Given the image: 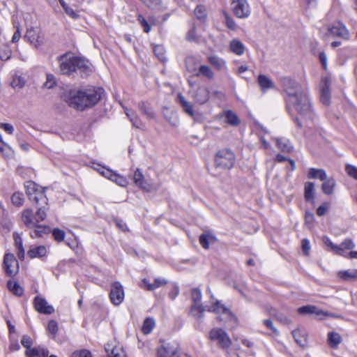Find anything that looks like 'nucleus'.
Segmentation results:
<instances>
[{"label":"nucleus","mask_w":357,"mask_h":357,"mask_svg":"<svg viewBox=\"0 0 357 357\" xmlns=\"http://www.w3.org/2000/svg\"><path fill=\"white\" fill-rule=\"evenodd\" d=\"M321 83L320 101L323 105L328 106L331 102V79L327 77H323Z\"/></svg>","instance_id":"obj_12"},{"label":"nucleus","mask_w":357,"mask_h":357,"mask_svg":"<svg viewBox=\"0 0 357 357\" xmlns=\"http://www.w3.org/2000/svg\"><path fill=\"white\" fill-rule=\"evenodd\" d=\"M25 85V79L22 76L15 75L13 81L11 82V86L13 88L22 89Z\"/></svg>","instance_id":"obj_44"},{"label":"nucleus","mask_w":357,"mask_h":357,"mask_svg":"<svg viewBox=\"0 0 357 357\" xmlns=\"http://www.w3.org/2000/svg\"><path fill=\"white\" fill-rule=\"evenodd\" d=\"M89 354V351L86 349H82L80 351H74L72 354L73 357H86V355Z\"/></svg>","instance_id":"obj_63"},{"label":"nucleus","mask_w":357,"mask_h":357,"mask_svg":"<svg viewBox=\"0 0 357 357\" xmlns=\"http://www.w3.org/2000/svg\"><path fill=\"white\" fill-rule=\"evenodd\" d=\"M307 178L310 179H319L323 181L326 180L327 174L323 169L310 168L307 173Z\"/></svg>","instance_id":"obj_27"},{"label":"nucleus","mask_w":357,"mask_h":357,"mask_svg":"<svg viewBox=\"0 0 357 357\" xmlns=\"http://www.w3.org/2000/svg\"><path fill=\"white\" fill-rule=\"evenodd\" d=\"M25 37L35 47H39L44 41V36L37 28H29L26 30Z\"/></svg>","instance_id":"obj_13"},{"label":"nucleus","mask_w":357,"mask_h":357,"mask_svg":"<svg viewBox=\"0 0 357 357\" xmlns=\"http://www.w3.org/2000/svg\"><path fill=\"white\" fill-rule=\"evenodd\" d=\"M329 34L333 37H340L344 40L349 38V31L342 22H337L328 29Z\"/></svg>","instance_id":"obj_15"},{"label":"nucleus","mask_w":357,"mask_h":357,"mask_svg":"<svg viewBox=\"0 0 357 357\" xmlns=\"http://www.w3.org/2000/svg\"><path fill=\"white\" fill-rule=\"evenodd\" d=\"M230 50L237 55H242L245 52V47L241 41L233 40L230 43Z\"/></svg>","instance_id":"obj_37"},{"label":"nucleus","mask_w":357,"mask_h":357,"mask_svg":"<svg viewBox=\"0 0 357 357\" xmlns=\"http://www.w3.org/2000/svg\"><path fill=\"white\" fill-rule=\"evenodd\" d=\"M155 326V321L153 319L148 317L143 323L142 331L144 334H149Z\"/></svg>","instance_id":"obj_41"},{"label":"nucleus","mask_w":357,"mask_h":357,"mask_svg":"<svg viewBox=\"0 0 357 357\" xmlns=\"http://www.w3.org/2000/svg\"><path fill=\"white\" fill-rule=\"evenodd\" d=\"M342 341L340 335L335 332H330L328 334V342L331 347L337 348Z\"/></svg>","instance_id":"obj_34"},{"label":"nucleus","mask_w":357,"mask_h":357,"mask_svg":"<svg viewBox=\"0 0 357 357\" xmlns=\"http://www.w3.org/2000/svg\"><path fill=\"white\" fill-rule=\"evenodd\" d=\"M208 62L213 65L217 70H221L226 68V62L224 59L216 56H211L208 58Z\"/></svg>","instance_id":"obj_38"},{"label":"nucleus","mask_w":357,"mask_h":357,"mask_svg":"<svg viewBox=\"0 0 357 357\" xmlns=\"http://www.w3.org/2000/svg\"><path fill=\"white\" fill-rule=\"evenodd\" d=\"M210 338L218 342L220 347L227 349L231 345V341L227 333L221 328H214L210 332Z\"/></svg>","instance_id":"obj_8"},{"label":"nucleus","mask_w":357,"mask_h":357,"mask_svg":"<svg viewBox=\"0 0 357 357\" xmlns=\"http://www.w3.org/2000/svg\"><path fill=\"white\" fill-rule=\"evenodd\" d=\"M328 208V204L327 202H325L322 205H321L318 207V208L317 210V214L319 216H323L326 214Z\"/></svg>","instance_id":"obj_56"},{"label":"nucleus","mask_w":357,"mask_h":357,"mask_svg":"<svg viewBox=\"0 0 357 357\" xmlns=\"http://www.w3.org/2000/svg\"><path fill=\"white\" fill-rule=\"evenodd\" d=\"M199 243L203 248L208 250L210 246V243H213L217 241L216 236L211 232H204L199 236Z\"/></svg>","instance_id":"obj_20"},{"label":"nucleus","mask_w":357,"mask_h":357,"mask_svg":"<svg viewBox=\"0 0 357 357\" xmlns=\"http://www.w3.org/2000/svg\"><path fill=\"white\" fill-rule=\"evenodd\" d=\"M323 181L324 182L321 184V190L323 192L327 195H333L336 186V181L335 178L333 177H327L326 180Z\"/></svg>","instance_id":"obj_25"},{"label":"nucleus","mask_w":357,"mask_h":357,"mask_svg":"<svg viewBox=\"0 0 357 357\" xmlns=\"http://www.w3.org/2000/svg\"><path fill=\"white\" fill-rule=\"evenodd\" d=\"M208 311L216 313H222L227 317L231 315V312L225 306L221 305L219 301H216L214 305L210 306Z\"/></svg>","instance_id":"obj_33"},{"label":"nucleus","mask_w":357,"mask_h":357,"mask_svg":"<svg viewBox=\"0 0 357 357\" xmlns=\"http://www.w3.org/2000/svg\"><path fill=\"white\" fill-rule=\"evenodd\" d=\"M304 197L307 202H314V184L313 182L305 183Z\"/></svg>","instance_id":"obj_29"},{"label":"nucleus","mask_w":357,"mask_h":357,"mask_svg":"<svg viewBox=\"0 0 357 357\" xmlns=\"http://www.w3.org/2000/svg\"><path fill=\"white\" fill-rule=\"evenodd\" d=\"M24 188L29 200L34 202L37 207V221L44 220L49 211L48 199L44 190L38 189L36 183L31 181H26L24 183Z\"/></svg>","instance_id":"obj_3"},{"label":"nucleus","mask_w":357,"mask_h":357,"mask_svg":"<svg viewBox=\"0 0 357 357\" xmlns=\"http://www.w3.org/2000/svg\"><path fill=\"white\" fill-rule=\"evenodd\" d=\"M56 84L55 77L52 74H47L44 86L47 89H53Z\"/></svg>","instance_id":"obj_50"},{"label":"nucleus","mask_w":357,"mask_h":357,"mask_svg":"<svg viewBox=\"0 0 357 357\" xmlns=\"http://www.w3.org/2000/svg\"><path fill=\"white\" fill-rule=\"evenodd\" d=\"M257 81L263 91L274 88L272 80L264 75H259Z\"/></svg>","instance_id":"obj_31"},{"label":"nucleus","mask_w":357,"mask_h":357,"mask_svg":"<svg viewBox=\"0 0 357 357\" xmlns=\"http://www.w3.org/2000/svg\"><path fill=\"white\" fill-rule=\"evenodd\" d=\"M139 109L146 117L149 119H154L155 118V114L149 105L144 102H141L138 105Z\"/></svg>","instance_id":"obj_35"},{"label":"nucleus","mask_w":357,"mask_h":357,"mask_svg":"<svg viewBox=\"0 0 357 357\" xmlns=\"http://www.w3.org/2000/svg\"><path fill=\"white\" fill-rule=\"evenodd\" d=\"M142 282L149 291H152L167 283V281L162 278H155L153 284L150 283L146 279H143Z\"/></svg>","instance_id":"obj_30"},{"label":"nucleus","mask_w":357,"mask_h":357,"mask_svg":"<svg viewBox=\"0 0 357 357\" xmlns=\"http://www.w3.org/2000/svg\"><path fill=\"white\" fill-rule=\"evenodd\" d=\"M298 312L301 314H314L315 317L319 319H321L324 316L328 315L327 312H324L313 305H305L301 307L298 309Z\"/></svg>","instance_id":"obj_19"},{"label":"nucleus","mask_w":357,"mask_h":357,"mask_svg":"<svg viewBox=\"0 0 357 357\" xmlns=\"http://www.w3.org/2000/svg\"><path fill=\"white\" fill-rule=\"evenodd\" d=\"M221 116L225 117V122L231 126H238L241 123L237 114L230 109L224 111Z\"/></svg>","instance_id":"obj_23"},{"label":"nucleus","mask_w":357,"mask_h":357,"mask_svg":"<svg viewBox=\"0 0 357 357\" xmlns=\"http://www.w3.org/2000/svg\"><path fill=\"white\" fill-rule=\"evenodd\" d=\"M111 181L115 182L120 186H126L128 184L127 179L125 177L116 174L115 172L114 173V175L112 176V179H111Z\"/></svg>","instance_id":"obj_46"},{"label":"nucleus","mask_w":357,"mask_h":357,"mask_svg":"<svg viewBox=\"0 0 357 357\" xmlns=\"http://www.w3.org/2000/svg\"><path fill=\"white\" fill-rule=\"evenodd\" d=\"M47 329L50 333L55 335L58 331L57 323L54 320L50 321L48 323Z\"/></svg>","instance_id":"obj_53"},{"label":"nucleus","mask_w":357,"mask_h":357,"mask_svg":"<svg viewBox=\"0 0 357 357\" xmlns=\"http://www.w3.org/2000/svg\"><path fill=\"white\" fill-rule=\"evenodd\" d=\"M39 354L38 348H29L25 351V356L26 357H38Z\"/></svg>","instance_id":"obj_54"},{"label":"nucleus","mask_w":357,"mask_h":357,"mask_svg":"<svg viewBox=\"0 0 357 357\" xmlns=\"http://www.w3.org/2000/svg\"><path fill=\"white\" fill-rule=\"evenodd\" d=\"M345 170L348 175L357 180V167L351 165H347Z\"/></svg>","instance_id":"obj_52"},{"label":"nucleus","mask_w":357,"mask_h":357,"mask_svg":"<svg viewBox=\"0 0 357 357\" xmlns=\"http://www.w3.org/2000/svg\"><path fill=\"white\" fill-rule=\"evenodd\" d=\"M192 300L193 301V305L191 307V312L192 315L199 319H202L205 309L199 304L202 300V293L199 289H192Z\"/></svg>","instance_id":"obj_7"},{"label":"nucleus","mask_w":357,"mask_h":357,"mask_svg":"<svg viewBox=\"0 0 357 357\" xmlns=\"http://www.w3.org/2000/svg\"><path fill=\"white\" fill-rule=\"evenodd\" d=\"M12 203L16 206H21L24 202V195L22 192H15L11 197Z\"/></svg>","instance_id":"obj_43"},{"label":"nucleus","mask_w":357,"mask_h":357,"mask_svg":"<svg viewBox=\"0 0 357 357\" xmlns=\"http://www.w3.org/2000/svg\"><path fill=\"white\" fill-rule=\"evenodd\" d=\"M178 351L176 343H163L158 350L159 357H172L174 356Z\"/></svg>","instance_id":"obj_17"},{"label":"nucleus","mask_w":357,"mask_h":357,"mask_svg":"<svg viewBox=\"0 0 357 357\" xmlns=\"http://www.w3.org/2000/svg\"><path fill=\"white\" fill-rule=\"evenodd\" d=\"M235 162L234 153L229 149L219 151L215 156V164L217 168L230 169Z\"/></svg>","instance_id":"obj_6"},{"label":"nucleus","mask_w":357,"mask_h":357,"mask_svg":"<svg viewBox=\"0 0 357 357\" xmlns=\"http://www.w3.org/2000/svg\"><path fill=\"white\" fill-rule=\"evenodd\" d=\"M21 343L26 349H29L31 347L33 342L30 337L27 335H23Z\"/></svg>","instance_id":"obj_55"},{"label":"nucleus","mask_w":357,"mask_h":357,"mask_svg":"<svg viewBox=\"0 0 357 357\" xmlns=\"http://www.w3.org/2000/svg\"><path fill=\"white\" fill-rule=\"evenodd\" d=\"M186 39L189 42L199 43V38L197 36L195 32V28L192 27L189 30L186 35Z\"/></svg>","instance_id":"obj_49"},{"label":"nucleus","mask_w":357,"mask_h":357,"mask_svg":"<svg viewBox=\"0 0 357 357\" xmlns=\"http://www.w3.org/2000/svg\"><path fill=\"white\" fill-rule=\"evenodd\" d=\"M200 75H202L209 79H211L214 77V73L209 66L203 65L199 68V70L196 75V76L197 77Z\"/></svg>","instance_id":"obj_39"},{"label":"nucleus","mask_w":357,"mask_h":357,"mask_svg":"<svg viewBox=\"0 0 357 357\" xmlns=\"http://www.w3.org/2000/svg\"><path fill=\"white\" fill-rule=\"evenodd\" d=\"M100 173L105 178L111 180L112 179V176L114 175V172L109 169H106L105 170L100 172Z\"/></svg>","instance_id":"obj_64"},{"label":"nucleus","mask_w":357,"mask_h":357,"mask_svg":"<svg viewBox=\"0 0 357 357\" xmlns=\"http://www.w3.org/2000/svg\"><path fill=\"white\" fill-rule=\"evenodd\" d=\"M196 17L201 20H204L206 17V10L203 6H197L195 10Z\"/></svg>","instance_id":"obj_47"},{"label":"nucleus","mask_w":357,"mask_h":357,"mask_svg":"<svg viewBox=\"0 0 357 357\" xmlns=\"http://www.w3.org/2000/svg\"><path fill=\"white\" fill-rule=\"evenodd\" d=\"M47 254V248L44 245L31 246L27 252V255L29 258L33 259L36 257L42 258Z\"/></svg>","instance_id":"obj_21"},{"label":"nucleus","mask_w":357,"mask_h":357,"mask_svg":"<svg viewBox=\"0 0 357 357\" xmlns=\"http://www.w3.org/2000/svg\"><path fill=\"white\" fill-rule=\"evenodd\" d=\"M125 113L130 121L132 123L133 127L142 130H146L145 123L140 119L135 112L125 108Z\"/></svg>","instance_id":"obj_18"},{"label":"nucleus","mask_w":357,"mask_h":357,"mask_svg":"<svg viewBox=\"0 0 357 357\" xmlns=\"http://www.w3.org/2000/svg\"><path fill=\"white\" fill-rule=\"evenodd\" d=\"M194 98L201 105L206 103L209 99L208 89L204 86L199 87L195 93Z\"/></svg>","instance_id":"obj_22"},{"label":"nucleus","mask_w":357,"mask_h":357,"mask_svg":"<svg viewBox=\"0 0 357 357\" xmlns=\"http://www.w3.org/2000/svg\"><path fill=\"white\" fill-rule=\"evenodd\" d=\"M292 335L298 344L301 347L305 346L307 344V336L304 331L297 329L292 332Z\"/></svg>","instance_id":"obj_32"},{"label":"nucleus","mask_w":357,"mask_h":357,"mask_svg":"<svg viewBox=\"0 0 357 357\" xmlns=\"http://www.w3.org/2000/svg\"><path fill=\"white\" fill-rule=\"evenodd\" d=\"M63 8L65 10L66 14H68L71 17L75 19L78 17L79 15L73 10V9L68 7L66 4H63Z\"/></svg>","instance_id":"obj_60"},{"label":"nucleus","mask_w":357,"mask_h":357,"mask_svg":"<svg viewBox=\"0 0 357 357\" xmlns=\"http://www.w3.org/2000/svg\"><path fill=\"white\" fill-rule=\"evenodd\" d=\"M22 221L25 226L29 229L34 228L31 231L30 235L31 238L41 237L43 234H47L50 231L49 227L43 226L39 225L43 220L37 221L36 213H34L33 210L31 208H26L22 212Z\"/></svg>","instance_id":"obj_5"},{"label":"nucleus","mask_w":357,"mask_h":357,"mask_svg":"<svg viewBox=\"0 0 357 357\" xmlns=\"http://www.w3.org/2000/svg\"><path fill=\"white\" fill-rule=\"evenodd\" d=\"M102 93L103 89L101 88L70 91L63 96V100L70 107L83 110L96 104L100 100Z\"/></svg>","instance_id":"obj_2"},{"label":"nucleus","mask_w":357,"mask_h":357,"mask_svg":"<svg viewBox=\"0 0 357 357\" xmlns=\"http://www.w3.org/2000/svg\"><path fill=\"white\" fill-rule=\"evenodd\" d=\"M34 306L36 310L42 314H51L54 311L53 307L48 305L46 300L40 296L35 297Z\"/></svg>","instance_id":"obj_16"},{"label":"nucleus","mask_w":357,"mask_h":357,"mask_svg":"<svg viewBox=\"0 0 357 357\" xmlns=\"http://www.w3.org/2000/svg\"><path fill=\"white\" fill-rule=\"evenodd\" d=\"M3 267L7 275H15L19 271L18 261L13 254L7 253L3 257Z\"/></svg>","instance_id":"obj_9"},{"label":"nucleus","mask_w":357,"mask_h":357,"mask_svg":"<svg viewBox=\"0 0 357 357\" xmlns=\"http://www.w3.org/2000/svg\"><path fill=\"white\" fill-rule=\"evenodd\" d=\"M302 250L304 253V255H309V251L310 250V242L307 239H303L302 241Z\"/></svg>","instance_id":"obj_57"},{"label":"nucleus","mask_w":357,"mask_h":357,"mask_svg":"<svg viewBox=\"0 0 357 357\" xmlns=\"http://www.w3.org/2000/svg\"><path fill=\"white\" fill-rule=\"evenodd\" d=\"M52 236L55 241L61 242L65 238V231L59 228H55L52 230Z\"/></svg>","instance_id":"obj_48"},{"label":"nucleus","mask_w":357,"mask_h":357,"mask_svg":"<svg viewBox=\"0 0 357 357\" xmlns=\"http://www.w3.org/2000/svg\"><path fill=\"white\" fill-rule=\"evenodd\" d=\"M264 324L269 329H271L274 333L278 334V330L274 327L273 324L271 319L264 320Z\"/></svg>","instance_id":"obj_61"},{"label":"nucleus","mask_w":357,"mask_h":357,"mask_svg":"<svg viewBox=\"0 0 357 357\" xmlns=\"http://www.w3.org/2000/svg\"><path fill=\"white\" fill-rule=\"evenodd\" d=\"M133 179L135 185L138 188L146 192H151L156 189L155 188L153 187V185L147 183L144 178V176L143 175L142 172L139 168L136 169V170L135 171Z\"/></svg>","instance_id":"obj_14"},{"label":"nucleus","mask_w":357,"mask_h":357,"mask_svg":"<svg viewBox=\"0 0 357 357\" xmlns=\"http://www.w3.org/2000/svg\"><path fill=\"white\" fill-rule=\"evenodd\" d=\"M178 101L182 107L183 111L189 116L193 117L195 115L193 106L185 98V97L181 93L178 95Z\"/></svg>","instance_id":"obj_26"},{"label":"nucleus","mask_w":357,"mask_h":357,"mask_svg":"<svg viewBox=\"0 0 357 357\" xmlns=\"http://www.w3.org/2000/svg\"><path fill=\"white\" fill-rule=\"evenodd\" d=\"M58 61L59 62L60 72L63 75H70L77 70H79L82 73L86 74L91 72V69L85 60L75 56L71 53L60 56L58 57Z\"/></svg>","instance_id":"obj_4"},{"label":"nucleus","mask_w":357,"mask_h":357,"mask_svg":"<svg viewBox=\"0 0 357 357\" xmlns=\"http://www.w3.org/2000/svg\"><path fill=\"white\" fill-rule=\"evenodd\" d=\"M342 246H343L347 250H351L355 247V244L353 241L350 238H346L342 243Z\"/></svg>","instance_id":"obj_59"},{"label":"nucleus","mask_w":357,"mask_h":357,"mask_svg":"<svg viewBox=\"0 0 357 357\" xmlns=\"http://www.w3.org/2000/svg\"><path fill=\"white\" fill-rule=\"evenodd\" d=\"M153 52L155 55L162 62H165L167 61V58L165 56V50L162 45H155L153 47Z\"/></svg>","instance_id":"obj_42"},{"label":"nucleus","mask_w":357,"mask_h":357,"mask_svg":"<svg viewBox=\"0 0 357 357\" xmlns=\"http://www.w3.org/2000/svg\"><path fill=\"white\" fill-rule=\"evenodd\" d=\"M284 91L287 95V105L292 106L303 118L311 120L314 112L308 98V90L296 80L284 77L280 79Z\"/></svg>","instance_id":"obj_1"},{"label":"nucleus","mask_w":357,"mask_h":357,"mask_svg":"<svg viewBox=\"0 0 357 357\" xmlns=\"http://www.w3.org/2000/svg\"><path fill=\"white\" fill-rule=\"evenodd\" d=\"M324 243L331 248V250L334 252L335 249H337V245L332 243L329 238L324 236L323 238Z\"/></svg>","instance_id":"obj_62"},{"label":"nucleus","mask_w":357,"mask_h":357,"mask_svg":"<svg viewBox=\"0 0 357 357\" xmlns=\"http://www.w3.org/2000/svg\"><path fill=\"white\" fill-rule=\"evenodd\" d=\"M0 128L8 134H13L14 131L13 126L10 123H1L0 124Z\"/></svg>","instance_id":"obj_58"},{"label":"nucleus","mask_w":357,"mask_h":357,"mask_svg":"<svg viewBox=\"0 0 357 357\" xmlns=\"http://www.w3.org/2000/svg\"><path fill=\"white\" fill-rule=\"evenodd\" d=\"M233 11L238 18H246L250 14V6L247 0H233Z\"/></svg>","instance_id":"obj_11"},{"label":"nucleus","mask_w":357,"mask_h":357,"mask_svg":"<svg viewBox=\"0 0 357 357\" xmlns=\"http://www.w3.org/2000/svg\"><path fill=\"white\" fill-rule=\"evenodd\" d=\"M223 15L227 26L231 30L236 29V25L233 18L231 17L225 11L223 12Z\"/></svg>","instance_id":"obj_51"},{"label":"nucleus","mask_w":357,"mask_h":357,"mask_svg":"<svg viewBox=\"0 0 357 357\" xmlns=\"http://www.w3.org/2000/svg\"><path fill=\"white\" fill-rule=\"evenodd\" d=\"M338 276L344 280H357V269L341 271L338 273Z\"/></svg>","instance_id":"obj_36"},{"label":"nucleus","mask_w":357,"mask_h":357,"mask_svg":"<svg viewBox=\"0 0 357 357\" xmlns=\"http://www.w3.org/2000/svg\"><path fill=\"white\" fill-rule=\"evenodd\" d=\"M276 145L284 153H290L293 151L294 146L289 140L284 138H276Z\"/></svg>","instance_id":"obj_28"},{"label":"nucleus","mask_w":357,"mask_h":357,"mask_svg":"<svg viewBox=\"0 0 357 357\" xmlns=\"http://www.w3.org/2000/svg\"><path fill=\"white\" fill-rule=\"evenodd\" d=\"M109 298L112 303L115 305H119L123 302L124 291L123 286L119 282H114L111 284Z\"/></svg>","instance_id":"obj_10"},{"label":"nucleus","mask_w":357,"mask_h":357,"mask_svg":"<svg viewBox=\"0 0 357 357\" xmlns=\"http://www.w3.org/2000/svg\"><path fill=\"white\" fill-rule=\"evenodd\" d=\"M11 56V50L6 45L2 46L0 48V59L2 61H7Z\"/></svg>","instance_id":"obj_45"},{"label":"nucleus","mask_w":357,"mask_h":357,"mask_svg":"<svg viewBox=\"0 0 357 357\" xmlns=\"http://www.w3.org/2000/svg\"><path fill=\"white\" fill-rule=\"evenodd\" d=\"M199 61L193 56H188L185 59V67L188 73L196 76L199 68Z\"/></svg>","instance_id":"obj_24"},{"label":"nucleus","mask_w":357,"mask_h":357,"mask_svg":"<svg viewBox=\"0 0 357 357\" xmlns=\"http://www.w3.org/2000/svg\"><path fill=\"white\" fill-rule=\"evenodd\" d=\"M8 289L15 295L20 296L23 294V289L16 282L8 281L7 283Z\"/></svg>","instance_id":"obj_40"}]
</instances>
